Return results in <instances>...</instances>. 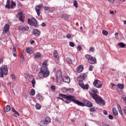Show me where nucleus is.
<instances>
[{"mask_svg": "<svg viewBox=\"0 0 126 126\" xmlns=\"http://www.w3.org/2000/svg\"><path fill=\"white\" fill-rule=\"evenodd\" d=\"M16 5V4L15 3V2L12 1L11 2V8H13V6H15Z\"/></svg>", "mask_w": 126, "mask_h": 126, "instance_id": "39", "label": "nucleus"}, {"mask_svg": "<svg viewBox=\"0 0 126 126\" xmlns=\"http://www.w3.org/2000/svg\"><path fill=\"white\" fill-rule=\"evenodd\" d=\"M33 34H34L35 36H36V37H39L40 34H41V32L37 29H34L33 31Z\"/></svg>", "mask_w": 126, "mask_h": 126, "instance_id": "13", "label": "nucleus"}, {"mask_svg": "<svg viewBox=\"0 0 126 126\" xmlns=\"http://www.w3.org/2000/svg\"><path fill=\"white\" fill-rule=\"evenodd\" d=\"M90 111L91 112H95V111H96V109H95V108L93 107V108H90Z\"/></svg>", "mask_w": 126, "mask_h": 126, "instance_id": "48", "label": "nucleus"}, {"mask_svg": "<svg viewBox=\"0 0 126 126\" xmlns=\"http://www.w3.org/2000/svg\"><path fill=\"white\" fill-rule=\"evenodd\" d=\"M77 79L78 81H79V85L80 86V87H81V88H82V89H84V90H88L89 88V85H84V83H83V80H84V79H83L82 76H79Z\"/></svg>", "mask_w": 126, "mask_h": 126, "instance_id": "4", "label": "nucleus"}, {"mask_svg": "<svg viewBox=\"0 0 126 126\" xmlns=\"http://www.w3.org/2000/svg\"><path fill=\"white\" fill-rule=\"evenodd\" d=\"M102 34H103V35H104V36H107V35H108V32L106 31L103 30L102 31Z\"/></svg>", "mask_w": 126, "mask_h": 126, "instance_id": "37", "label": "nucleus"}, {"mask_svg": "<svg viewBox=\"0 0 126 126\" xmlns=\"http://www.w3.org/2000/svg\"><path fill=\"white\" fill-rule=\"evenodd\" d=\"M35 94V90H34V89H32L31 90V92L30 93V95H31V96H34Z\"/></svg>", "mask_w": 126, "mask_h": 126, "instance_id": "25", "label": "nucleus"}, {"mask_svg": "<svg viewBox=\"0 0 126 126\" xmlns=\"http://www.w3.org/2000/svg\"><path fill=\"white\" fill-rule=\"evenodd\" d=\"M102 126H109V125H106V124H103Z\"/></svg>", "mask_w": 126, "mask_h": 126, "instance_id": "63", "label": "nucleus"}, {"mask_svg": "<svg viewBox=\"0 0 126 126\" xmlns=\"http://www.w3.org/2000/svg\"><path fill=\"white\" fill-rule=\"evenodd\" d=\"M53 56L56 60H59V53H58V51H57V50H54L53 53Z\"/></svg>", "mask_w": 126, "mask_h": 126, "instance_id": "18", "label": "nucleus"}, {"mask_svg": "<svg viewBox=\"0 0 126 126\" xmlns=\"http://www.w3.org/2000/svg\"><path fill=\"white\" fill-rule=\"evenodd\" d=\"M50 88L53 91H56V86L55 85H51Z\"/></svg>", "mask_w": 126, "mask_h": 126, "instance_id": "41", "label": "nucleus"}, {"mask_svg": "<svg viewBox=\"0 0 126 126\" xmlns=\"http://www.w3.org/2000/svg\"><path fill=\"white\" fill-rule=\"evenodd\" d=\"M60 77H62V71H61L60 69H58L56 72L57 81H58V79L60 78Z\"/></svg>", "mask_w": 126, "mask_h": 126, "instance_id": "15", "label": "nucleus"}, {"mask_svg": "<svg viewBox=\"0 0 126 126\" xmlns=\"http://www.w3.org/2000/svg\"><path fill=\"white\" fill-rule=\"evenodd\" d=\"M83 70V66L80 65L78 68H77L78 72H81Z\"/></svg>", "mask_w": 126, "mask_h": 126, "instance_id": "27", "label": "nucleus"}, {"mask_svg": "<svg viewBox=\"0 0 126 126\" xmlns=\"http://www.w3.org/2000/svg\"><path fill=\"white\" fill-rule=\"evenodd\" d=\"M115 35L116 36V37H118V36H119V33H118V32H116L115 33Z\"/></svg>", "mask_w": 126, "mask_h": 126, "instance_id": "61", "label": "nucleus"}, {"mask_svg": "<svg viewBox=\"0 0 126 126\" xmlns=\"http://www.w3.org/2000/svg\"><path fill=\"white\" fill-rule=\"evenodd\" d=\"M93 70V66L92 65H90V66L89 67V70L90 71H92Z\"/></svg>", "mask_w": 126, "mask_h": 126, "instance_id": "44", "label": "nucleus"}, {"mask_svg": "<svg viewBox=\"0 0 126 126\" xmlns=\"http://www.w3.org/2000/svg\"><path fill=\"white\" fill-rule=\"evenodd\" d=\"M44 9L45 10H48V9H50V7H48V6H45L44 7Z\"/></svg>", "mask_w": 126, "mask_h": 126, "instance_id": "55", "label": "nucleus"}, {"mask_svg": "<svg viewBox=\"0 0 126 126\" xmlns=\"http://www.w3.org/2000/svg\"><path fill=\"white\" fill-rule=\"evenodd\" d=\"M14 113V114L13 115V117H14L15 118H17V117H19V113L17 111H16Z\"/></svg>", "mask_w": 126, "mask_h": 126, "instance_id": "33", "label": "nucleus"}, {"mask_svg": "<svg viewBox=\"0 0 126 126\" xmlns=\"http://www.w3.org/2000/svg\"><path fill=\"white\" fill-rule=\"evenodd\" d=\"M28 24L31 25V26L38 27V23L37 22V20L35 18L28 19Z\"/></svg>", "mask_w": 126, "mask_h": 126, "instance_id": "6", "label": "nucleus"}, {"mask_svg": "<svg viewBox=\"0 0 126 126\" xmlns=\"http://www.w3.org/2000/svg\"><path fill=\"white\" fill-rule=\"evenodd\" d=\"M10 0H7L6 4L5 6V8L10 9Z\"/></svg>", "mask_w": 126, "mask_h": 126, "instance_id": "20", "label": "nucleus"}, {"mask_svg": "<svg viewBox=\"0 0 126 126\" xmlns=\"http://www.w3.org/2000/svg\"><path fill=\"white\" fill-rule=\"evenodd\" d=\"M73 5L76 8L78 7V3L77 2V1L74 0Z\"/></svg>", "mask_w": 126, "mask_h": 126, "instance_id": "34", "label": "nucleus"}, {"mask_svg": "<svg viewBox=\"0 0 126 126\" xmlns=\"http://www.w3.org/2000/svg\"><path fill=\"white\" fill-rule=\"evenodd\" d=\"M66 82V83H69L70 82V78L69 77H63L62 78L61 82Z\"/></svg>", "mask_w": 126, "mask_h": 126, "instance_id": "12", "label": "nucleus"}, {"mask_svg": "<svg viewBox=\"0 0 126 126\" xmlns=\"http://www.w3.org/2000/svg\"><path fill=\"white\" fill-rule=\"evenodd\" d=\"M12 112H13V113H15L16 112V110H15V109H14V108H13L12 109Z\"/></svg>", "mask_w": 126, "mask_h": 126, "instance_id": "59", "label": "nucleus"}, {"mask_svg": "<svg viewBox=\"0 0 126 126\" xmlns=\"http://www.w3.org/2000/svg\"><path fill=\"white\" fill-rule=\"evenodd\" d=\"M123 111H124V114L126 115V106L123 108Z\"/></svg>", "mask_w": 126, "mask_h": 126, "instance_id": "53", "label": "nucleus"}, {"mask_svg": "<svg viewBox=\"0 0 126 126\" xmlns=\"http://www.w3.org/2000/svg\"><path fill=\"white\" fill-rule=\"evenodd\" d=\"M33 56L35 59H42V57H41V54H40L39 52L34 53Z\"/></svg>", "mask_w": 126, "mask_h": 126, "instance_id": "19", "label": "nucleus"}, {"mask_svg": "<svg viewBox=\"0 0 126 126\" xmlns=\"http://www.w3.org/2000/svg\"><path fill=\"white\" fill-rule=\"evenodd\" d=\"M47 62H44L42 64V67L40 69V72L38 73V77L43 78V77H48L50 75V71L48 70L47 67Z\"/></svg>", "mask_w": 126, "mask_h": 126, "instance_id": "3", "label": "nucleus"}, {"mask_svg": "<svg viewBox=\"0 0 126 126\" xmlns=\"http://www.w3.org/2000/svg\"><path fill=\"white\" fill-rule=\"evenodd\" d=\"M118 45L120 46L121 48H125V47H126V44L123 42L119 43Z\"/></svg>", "mask_w": 126, "mask_h": 126, "instance_id": "30", "label": "nucleus"}, {"mask_svg": "<svg viewBox=\"0 0 126 126\" xmlns=\"http://www.w3.org/2000/svg\"><path fill=\"white\" fill-rule=\"evenodd\" d=\"M118 88H119L120 89H124L125 86L124 85V84H119L117 85Z\"/></svg>", "mask_w": 126, "mask_h": 126, "instance_id": "31", "label": "nucleus"}, {"mask_svg": "<svg viewBox=\"0 0 126 126\" xmlns=\"http://www.w3.org/2000/svg\"><path fill=\"white\" fill-rule=\"evenodd\" d=\"M85 58L88 60V61H90L92 58V56L89 55H86Z\"/></svg>", "mask_w": 126, "mask_h": 126, "instance_id": "32", "label": "nucleus"}, {"mask_svg": "<svg viewBox=\"0 0 126 126\" xmlns=\"http://www.w3.org/2000/svg\"><path fill=\"white\" fill-rule=\"evenodd\" d=\"M61 16L62 18H64V20H65L66 21H67L68 20L69 17V16L66 14H61Z\"/></svg>", "mask_w": 126, "mask_h": 126, "instance_id": "17", "label": "nucleus"}, {"mask_svg": "<svg viewBox=\"0 0 126 126\" xmlns=\"http://www.w3.org/2000/svg\"><path fill=\"white\" fill-rule=\"evenodd\" d=\"M108 118L110 120H113L114 119V116H113V115L110 114L108 115Z\"/></svg>", "mask_w": 126, "mask_h": 126, "instance_id": "47", "label": "nucleus"}, {"mask_svg": "<svg viewBox=\"0 0 126 126\" xmlns=\"http://www.w3.org/2000/svg\"><path fill=\"white\" fill-rule=\"evenodd\" d=\"M8 73V69L7 66L3 65L0 68V77L3 78V75H7Z\"/></svg>", "mask_w": 126, "mask_h": 126, "instance_id": "5", "label": "nucleus"}, {"mask_svg": "<svg viewBox=\"0 0 126 126\" xmlns=\"http://www.w3.org/2000/svg\"><path fill=\"white\" fill-rule=\"evenodd\" d=\"M42 7H44V6L42 4H39L35 7V10L38 16H40V15L41 9Z\"/></svg>", "mask_w": 126, "mask_h": 126, "instance_id": "8", "label": "nucleus"}, {"mask_svg": "<svg viewBox=\"0 0 126 126\" xmlns=\"http://www.w3.org/2000/svg\"><path fill=\"white\" fill-rule=\"evenodd\" d=\"M93 85L96 88H102L103 87V85L101 84V81L98 79L94 80Z\"/></svg>", "mask_w": 126, "mask_h": 126, "instance_id": "7", "label": "nucleus"}, {"mask_svg": "<svg viewBox=\"0 0 126 126\" xmlns=\"http://www.w3.org/2000/svg\"><path fill=\"white\" fill-rule=\"evenodd\" d=\"M10 76H11V78H12V79H14V77H15V76H14V75H13V74H11L10 75Z\"/></svg>", "mask_w": 126, "mask_h": 126, "instance_id": "56", "label": "nucleus"}, {"mask_svg": "<svg viewBox=\"0 0 126 126\" xmlns=\"http://www.w3.org/2000/svg\"><path fill=\"white\" fill-rule=\"evenodd\" d=\"M39 125L41 126H47L46 122L44 121H42L39 123Z\"/></svg>", "mask_w": 126, "mask_h": 126, "instance_id": "28", "label": "nucleus"}, {"mask_svg": "<svg viewBox=\"0 0 126 126\" xmlns=\"http://www.w3.org/2000/svg\"><path fill=\"white\" fill-rule=\"evenodd\" d=\"M68 90H69V89H66L65 88H63L62 89V91L63 92H64V93H65L67 91H68Z\"/></svg>", "mask_w": 126, "mask_h": 126, "instance_id": "40", "label": "nucleus"}, {"mask_svg": "<svg viewBox=\"0 0 126 126\" xmlns=\"http://www.w3.org/2000/svg\"><path fill=\"white\" fill-rule=\"evenodd\" d=\"M69 46L70 47H74V46H75L74 43H73L72 42H69Z\"/></svg>", "mask_w": 126, "mask_h": 126, "instance_id": "46", "label": "nucleus"}, {"mask_svg": "<svg viewBox=\"0 0 126 126\" xmlns=\"http://www.w3.org/2000/svg\"><path fill=\"white\" fill-rule=\"evenodd\" d=\"M19 29L22 31H28L29 30V27L27 26H25L24 27L23 26H20L19 27Z\"/></svg>", "mask_w": 126, "mask_h": 126, "instance_id": "16", "label": "nucleus"}, {"mask_svg": "<svg viewBox=\"0 0 126 126\" xmlns=\"http://www.w3.org/2000/svg\"><path fill=\"white\" fill-rule=\"evenodd\" d=\"M64 96H66V97H68V96H71V95H67L63 94H59V97H62V98H63V99H66V100L65 101L66 104H69L70 102H72V101L70 100V99H68L67 98H64Z\"/></svg>", "mask_w": 126, "mask_h": 126, "instance_id": "9", "label": "nucleus"}, {"mask_svg": "<svg viewBox=\"0 0 126 126\" xmlns=\"http://www.w3.org/2000/svg\"><path fill=\"white\" fill-rule=\"evenodd\" d=\"M90 51L92 52V53H94V52L95 51V49L93 47H91Z\"/></svg>", "mask_w": 126, "mask_h": 126, "instance_id": "51", "label": "nucleus"}, {"mask_svg": "<svg viewBox=\"0 0 126 126\" xmlns=\"http://www.w3.org/2000/svg\"><path fill=\"white\" fill-rule=\"evenodd\" d=\"M66 62L68 64H72V61L69 58H67Z\"/></svg>", "mask_w": 126, "mask_h": 126, "instance_id": "26", "label": "nucleus"}, {"mask_svg": "<svg viewBox=\"0 0 126 126\" xmlns=\"http://www.w3.org/2000/svg\"><path fill=\"white\" fill-rule=\"evenodd\" d=\"M44 122L46 123V125H48V124L51 123V118H50V117H46Z\"/></svg>", "mask_w": 126, "mask_h": 126, "instance_id": "24", "label": "nucleus"}, {"mask_svg": "<svg viewBox=\"0 0 126 126\" xmlns=\"http://www.w3.org/2000/svg\"><path fill=\"white\" fill-rule=\"evenodd\" d=\"M124 24H125V25H126V20H125L124 21Z\"/></svg>", "mask_w": 126, "mask_h": 126, "instance_id": "64", "label": "nucleus"}, {"mask_svg": "<svg viewBox=\"0 0 126 126\" xmlns=\"http://www.w3.org/2000/svg\"><path fill=\"white\" fill-rule=\"evenodd\" d=\"M96 61L97 60L95 57H92L90 60L88 61V63L91 64H94V63H96Z\"/></svg>", "mask_w": 126, "mask_h": 126, "instance_id": "11", "label": "nucleus"}, {"mask_svg": "<svg viewBox=\"0 0 126 126\" xmlns=\"http://www.w3.org/2000/svg\"><path fill=\"white\" fill-rule=\"evenodd\" d=\"M41 105L40 104L36 103V105H35V108L36 110H40L41 109Z\"/></svg>", "mask_w": 126, "mask_h": 126, "instance_id": "29", "label": "nucleus"}, {"mask_svg": "<svg viewBox=\"0 0 126 126\" xmlns=\"http://www.w3.org/2000/svg\"><path fill=\"white\" fill-rule=\"evenodd\" d=\"M103 114L104 115H105V116H107V115H108V112L106 110H103Z\"/></svg>", "mask_w": 126, "mask_h": 126, "instance_id": "54", "label": "nucleus"}, {"mask_svg": "<svg viewBox=\"0 0 126 126\" xmlns=\"http://www.w3.org/2000/svg\"><path fill=\"white\" fill-rule=\"evenodd\" d=\"M9 24H6L4 26V32L5 34H6L9 31Z\"/></svg>", "mask_w": 126, "mask_h": 126, "instance_id": "14", "label": "nucleus"}, {"mask_svg": "<svg viewBox=\"0 0 126 126\" xmlns=\"http://www.w3.org/2000/svg\"><path fill=\"white\" fill-rule=\"evenodd\" d=\"M3 63V58L0 57V63Z\"/></svg>", "mask_w": 126, "mask_h": 126, "instance_id": "52", "label": "nucleus"}, {"mask_svg": "<svg viewBox=\"0 0 126 126\" xmlns=\"http://www.w3.org/2000/svg\"><path fill=\"white\" fill-rule=\"evenodd\" d=\"M77 50L79 51H81V49H82V47L80 45H78L77 47Z\"/></svg>", "mask_w": 126, "mask_h": 126, "instance_id": "43", "label": "nucleus"}, {"mask_svg": "<svg viewBox=\"0 0 126 126\" xmlns=\"http://www.w3.org/2000/svg\"><path fill=\"white\" fill-rule=\"evenodd\" d=\"M18 15L19 16V20L20 22H24V15L22 12H20Z\"/></svg>", "mask_w": 126, "mask_h": 126, "instance_id": "10", "label": "nucleus"}, {"mask_svg": "<svg viewBox=\"0 0 126 126\" xmlns=\"http://www.w3.org/2000/svg\"><path fill=\"white\" fill-rule=\"evenodd\" d=\"M82 77H83V78L84 80V79H85V78H86L87 77V75L86 74V73H84L82 75Z\"/></svg>", "mask_w": 126, "mask_h": 126, "instance_id": "42", "label": "nucleus"}, {"mask_svg": "<svg viewBox=\"0 0 126 126\" xmlns=\"http://www.w3.org/2000/svg\"><path fill=\"white\" fill-rule=\"evenodd\" d=\"M64 98H67L68 100H70V101H72L73 103L75 104H76L78 105V106H80L81 107H84V106H86L87 107H89V108H91L92 106H93V104L91 102L86 100L85 101V103H82L80 102L79 100H77L75 99V98L74 96L72 95H69L68 96H66L65 95H64Z\"/></svg>", "mask_w": 126, "mask_h": 126, "instance_id": "2", "label": "nucleus"}, {"mask_svg": "<svg viewBox=\"0 0 126 126\" xmlns=\"http://www.w3.org/2000/svg\"><path fill=\"white\" fill-rule=\"evenodd\" d=\"M112 112L114 116H118V115H119V112H118V110L115 108H113L112 109Z\"/></svg>", "mask_w": 126, "mask_h": 126, "instance_id": "22", "label": "nucleus"}, {"mask_svg": "<svg viewBox=\"0 0 126 126\" xmlns=\"http://www.w3.org/2000/svg\"><path fill=\"white\" fill-rule=\"evenodd\" d=\"M115 0H107L108 2H110V3H114L115 2Z\"/></svg>", "mask_w": 126, "mask_h": 126, "instance_id": "49", "label": "nucleus"}, {"mask_svg": "<svg viewBox=\"0 0 126 126\" xmlns=\"http://www.w3.org/2000/svg\"><path fill=\"white\" fill-rule=\"evenodd\" d=\"M27 53H28L29 54H33V51H32V49H30V48H28L27 49Z\"/></svg>", "mask_w": 126, "mask_h": 126, "instance_id": "35", "label": "nucleus"}, {"mask_svg": "<svg viewBox=\"0 0 126 126\" xmlns=\"http://www.w3.org/2000/svg\"><path fill=\"white\" fill-rule=\"evenodd\" d=\"M66 38H67L68 39H70V38H71V35L70 34H69V33H68L66 36Z\"/></svg>", "mask_w": 126, "mask_h": 126, "instance_id": "50", "label": "nucleus"}, {"mask_svg": "<svg viewBox=\"0 0 126 126\" xmlns=\"http://www.w3.org/2000/svg\"><path fill=\"white\" fill-rule=\"evenodd\" d=\"M42 26L43 27H45V26H46V23H42Z\"/></svg>", "mask_w": 126, "mask_h": 126, "instance_id": "57", "label": "nucleus"}, {"mask_svg": "<svg viewBox=\"0 0 126 126\" xmlns=\"http://www.w3.org/2000/svg\"><path fill=\"white\" fill-rule=\"evenodd\" d=\"M123 100L125 101V103H126V97H123Z\"/></svg>", "mask_w": 126, "mask_h": 126, "instance_id": "60", "label": "nucleus"}, {"mask_svg": "<svg viewBox=\"0 0 126 126\" xmlns=\"http://www.w3.org/2000/svg\"><path fill=\"white\" fill-rule=\"evenodd\" d=\"M117 107H118V110L120 115L123 116V110H122V107H121V105L118 104L117 105Z\"/></svg>", "mask_w": 126, "mask_h": 126, "instance_id": "23", "label": "nucleus"}, {"mask_svg": "<svg viewBox=\"0 0 126 126\" xmlns=\"http://www.w3.org/2000/svg\"><path fill=\"white\" fill-rule=\"evenodd\" d=\"M24 61H25V60L24 59V56H22V58L20 59V62L23 63V62H24Z\"/></svg>", "mask_w": 126, "mask_h": 126, "instance_id": "45", "label": "nucleus"}, {"mask_svg": "<svg viewBox=\"0 0 126 126\" xmlns=\"http://www.w3.org/2000/svg\"><path fill=\"white\" fill-rule=\"evenodd\" d=\"M34 43H35V41L34 40H32L31 41V44L32 45V44H34Z\"/></svg>", "mask_w": 126, "mask_h": 126, "instance_id": "58", "label": "nucleus"}, {"mask_svg": "<svg viewBox=\"0 0 126 126\" xmlns=\"http://www.w3.org/2000/svg\"><path fill=\"white\" fill-rule=\"evenodd\" d=\"M10 111V106L9 105H7L6 107L4 108V111L5 113H7V112H9Z\"/></svg>", "mask_w": 126, "mask_h": 126, "instance_id": "21", "label": "nucleus"}, {"mask_svg": "<svg viewBox=\"0 0 126 126\" xmlns=\"http://www.w3.org/2000/svg\"><path fill=\"white\" fill-rule=\"evenodd\" d=\"M13 51L14 52H16V48L15 47H13Z\"/></svg>", "mask_w": 126, "mask_h": 126, "instance_id": "62", "label": "nucleus"}, {"mask_svg": "<svg viewBox=\"0 0 126 126\" xmlns=\"http://www.w3.org/2000/svg\"><path fill=\"white\" fill-rule=\"evenodd\" d=\"M36 84V81H35V79H33L32 81V87H35V84Z\"/></svg>", "mask_w": 126, "mask_h": 126, "instance_id": "36", "label": "nucleus"}, {"mask_svg": "<svg viewBox=\"0 0 126 126\" xmlns=\"http://www.w3.org/2000/svg\"><path fill=\"white\" fill-rule=\"evenodd\" d=\"M36 96V98L38 99V100H40V99H42V95H41L40 94H37Z\"/></svg>", "mask_w": 126, "mask_h": 126, "instance_id": "38", "label": "nucleus"}, {"mask_svg": "<svg viewBox=\"0 0 126 126\" xmlns=\"http://www.w3.org/2000/svg\"><path fill=\"white\" fill-rule=\"evenodd\" d=\"M98 93V90L93 88L91 90L90 94L93 97V99H94L96 103L100 106H104L105 105V101L100 97V96L97 94Z\"/></svg>", "mask_w": 126, "mask_h": 126, "instance_id": "1", "label": "nucleus"}]
</instances>
